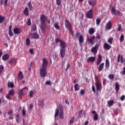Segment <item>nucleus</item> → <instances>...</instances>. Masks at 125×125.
Wrapping results in <instances>:
<instances>
[{
    "instance_id": "obj_1",
    "label": "nucleus",
    "mask_w": 125,
    "mask_h": 125,
    "mask_svg": "<svg viewBox=\"0 0 125 125\" xmlns=\"http://www.w3.org/2000/svg\"><path fill=\"white\" fill-rule=\"evenodd\" d=\"M41 30L42 31H45V21H46V17L45 15H42L40 17Z\"/></svg>"
},
{
    "instance_id": "obj_18",
    "label": "nucleus",
    "mask_w": 125,
    "mask_h": 125,
    "mask_svg": "<svg viewBox=\"0 0 125 125\" xmlns=\"http://www.w3.org/2000/svg\"><path fill=\"white\" fill-rule=\"evenodd\" d=\"M60 45L62 47L61 49L66 50V47L67 46V45L66 44V42H65L63 41L61 42L60 43Z\"/></svg>"
},
{
    "instance_id": "obj_16",
    "label": "nucleus",
    "mask_w": 125,
    "mask_h": 125,
    "mask_svg": "<svg viewBox=\"0 0 125 125\" xmlns=\"http://www.w3.org/2000/svg\"><path fill=\"white\" fill-rule=\"evenodd\" d=\"M115 85L116 93H118V92H119V90H120V83H119V82H117L115 83Z\"/></svg>"
},
{
    "instance_id": "obj_23",
    "label": "nucleus",
    "mask_w": 125,
    "mask_h": 125,
    "mask_svg": "<svg viewBox=\"0 0 125 125\" xmlns=\"http://www.w3.org/2000/svg\"><path fill=\"white\" fill-rule=\"evenodd\" d=\"M9 35L10 37L13 36V33H12V25H10L9 27Z\"/></svg>"
},
{
    "instance_id": "obj_45",
    "label": "nucleus",
    "mask_w": 125,
    "mask_h": 125,
    "mask_svg": "<svg viewBox=\"0 0 125 125\" xmlns=\"http://www.w3.org/2000/svg\"><path fill=\"white\" fill-rule=\"evenodd\" d=\"M96 25H98L100 24V23H101V20L100 19H97L96 21Z\"/></svg>"
},
{
    "instance_id": "obj_9",
    "label": "nucleus",
    "mask_w": 125,
    "mask_h": 125,
    "mask_svg": "<svg viewBox=\"0 0 125 125\" xmlns=\"http://www.w3.org/2000/svg\"><path fill=\"white\" fill-rule=\"evenodd\" d=\"M86 17L89 19H92L93 18V14H92V9H90L86 14Z\"/></svg>"
},
{
    "instance_id": "obj_36",
    "label": "nucleus",
    "mask_w": 125,
    "mask_h": 125,
    "mask_svg": "<svg viewBox=\"0 0 125 125\" xmlns=\"http://www.w3.org/2000/svg\"><path fill=\"white\" fill-rule=\"evenodd\" d=\"M107 104L109 107H111V106H113V105L114 104V100H111L108 101Z\"/></svg>"
},
{
    "instance_id": "obj_53",
    "label": "nucleus",
    "mask_w": 125,
    "mask_h": 125,
    "mask_svg": "<svg viewBox=\"0 0 125 125\" xmlns=\"http://www.w3.org/2000/svg\"><path fill=\"white\" fill-rule=\"evenodd\" d=\"M12 114H13V110L11 109L8 112V116H12Z\"/></svg>"
},
{
    "instance_id": "obj_48",
    "label": "nucleus",
    "mask_w": 125,
    "mask_h": 125,
    "mask_svg": "<svg viewBox=\"0 0 125 125\" xmlns=\"http://www.w3.org/2000/svg\"><path fill=\"white\" fill-rule=\"evenodd\" d=\"M125 39V36H124V35H121L120 36V42H124V40Z\"/></svg>"
},
{
    "instance_id": "obj_50",
    "label": "nucleus",
    "mask_w": 125,
    "mask_h": 125,
    "mask_svg": "<svg viewBox=\"0 0 125 125\" xmlns=\"http://www.w3.org/2000/svg\"><path fill=\"white\" fill-rule=\"evenodd\" d=\"M27 26H31L32 25V22L31 21V19H29L28 20L27 22Z\"/></svg>"
},
{
    "instance_id": "obj_47",
    "label": "nucleus",
    "mask_w": 125,
    "mask_h": 125,
    "mask_svg": "<svg viewBox=\"0 0 125 125\" xmlns=\"http://www.w3.org/2000/svg\"><path fill=\"white\" fill-rule=\"evenodd\" d=\"M56 3L58 5H61V3L62 2V0H56Z\"/></svg>"
},
{
    "instance_id": "obj_52",
    "label": "nucleus",
    "mask_w": 125,
    "mask_h": 125,
    "mask_svg": "<svg viewBox=\"0 0 125 125\" xmlns=\"http://www.w3.org/2000/svg\"><path fill=\"white\" fill-rule=\"evenodd\" d=\"M22 116H25L26 115V109H25V106H24L22 108Z\"/></svg>"
},
{
    "instance_id": "obj_40",
    "label": "nucleus",
    "mask_w": 125,
    "mask_h": 125,
    "mask_svg": "<svg viewBox=\"0 0 125 125\" xmlns=\"http://www.w3.org/2000/svg\"><path fill=\"white\" fill-rule=\"evenodd\" d=\"M59 115V109L58 108H56L55 114V119H56V117H58V116Z\"/></svg>"
},
{
    "instance_id": "obj_12",
    "label": "nucleus",
    "mask_w": 125,
    "mask_h": 125,
    "mask_svg": "<svg viewBox=\"0 0 125 125\" xmlns=\"http://www.w3.org/2000/svg\"><path fill=\"white\" fill-rule=\"evenodd\" d=\"M111 47V45L108 44V43H104V48L105 49V50H110Z\"/></svg>"
},
{
    "instance_id": "obj_29",
    "label": "nucleus",
    "mask_w": 125,
    "mask_h": 125,
    "mask_svg": "<svg viewBox=\"0 0 125 125\" xmlns=\"http://www.w3.org/2000/svg\"><path fill=\"white\" fill-rule=\"evenodd\" d=\"M88 3L91 6H94L96 4V1H88Z\"/></svg>"
},
{
    "instance_id": "obj_20",
    "label": "nucleus",
    "mask_w": 125,
    "mask_h": 125,
    "mask_svg": "<svg viewBox=\"0 0 125 125\" xmlns=\"http://www.w3.org/2000/svg\"><path fill=\"white\" fill-rule=\"evenodd\" d=\"M40 38V36H39V34L37 33H34L31 35V39H35V40H37L38 39Z\"/></svg>"
},
{
    "instance_id": "obj_32",
    "label": "nucleus",
    "mask_w": 125,
    "mask_h": 125,
    "mask_svg": "<svg viewBox=\"0 0 125 125\" xmlns=\"http://www.w3.org/2000/svg\"><path fill=\"white\" fill-rule=\"evenodd\" d=\"M44 101L43 100H39V102H38V106H40L41 107H42V106H43L44 105Z\"/></svg>"
},
{
    "instance_id": "obj_46",
    "label": "nucleus",
    "mask_w": 125,
    "mask_h": 125,
    "mask_svg": "<svg viewBox=\"0 0 125 125\" xmlns=\"http://www.w3.org/2000/svg\"><path fill=\"white\" fill-rule=\"evenodd\" d=\"M4 70V67H3V65H0V75L2 73V71Z\"/></svg>"
},
{
    "instance_id": "obj_56",
    "label": "nucleus",
    "mask_w": 125,
    "mask_h": 125,
    "mask_svg": "<svg viewBox=\"0 0 125 125\" xmlns=\"http://www.w3.org/2000/svg\"><path fill=\"white\" fill-rule=\"evenodd\" d=\"M124 62H125V58L124 59V57H123V56H122L121 57V63H122V64H123V63H124Z\"/></svg>"
},
{
    "instance_id": "obj_37",
    "label": "nucleus",
    "mask_w": 125,
    "mask_h": 125,
    "mask_svg": "<svg viewBox=\"0 0 125 125\" xmlns=\"http://www.w3.org/2000/svg\"><path fill=\"white\" fill-rule=\"evenodd\" d=\"M31 31H34V32L37 31V25L36 24H33L31 27Z\"/></svg>"
},
{
    "instance_id": "obj_55",
    "label": "nucleus",
    "mask_w": 125,
    "mask_h": 125,
    "mask_svg": "<svg viewBox=\"0 0 125 125\" xmlns=\"http://www.w3.org/2000/svg\"><path fill=\"white\" fill-rule=\"evenodd\" d=\"M59 109H60V112H63V106L62 105V104H60L59 105Z\"/></svg>"
},
{
    "instance_id": "obj_21",
    "label": "nucleus",
    "mask_w": 125,
    "mask_h": 125,
    "mask_svg": "<svg viewBox=\"0 0 125 125\" xmlns=\"http://www.w3.org/2000/svg\"><path fill=\"white\" fill-rule=\"evenodd\" d=\"M92 114H95L94 115V118H93L94 120L97 121V120H98V114H97L96 113V111H95V110H93L92 111Z\"/></svg>"
},
{
    "instance_id": "obj_30",
    "label": "nucleus",
    "mask_w": 125,
    "mask_h": 125,
    "mask_svg": "<svg viewBox=\"0 0 125 125\" xmlns=\"http://www.w3.org/2000/svg\"><path fill=\"white\" fill-rule=\"evenodd\" d=\"M84 41V39H83V35H80L79 37V43H83Z\"/></svg>"
},
{
    "instance_id": "obj_15",
    "label": "nucleus",
    "mask_w": 125,
    "mask_h": 125,
    "mask_svg": "<svg viewBox=\"0 0 125 125\" xmlns=\"http://www.w3.org/2000/svg\"><path fill=\"white\" fill-rule=\"evenodd\" d=\"M60 54L61 58H64V57H65V55H66V50L61 49Z\"/></svg>"
},
{
    "instance_id": "obj_39",
    "label": "nucleus",
    "mask_w": 125,
    "mask_h": 125,
    "mask_svg": "<svg viewBox=\"0 0 125 125\" xmlns=\"http://www.w3.org/2000/svg\"><path fill=\"white\" fill-rule=\"evenodd\" d=\"M8 87H11L12 88L14 87V83L13 82H8Z\"/></svg>"
},
{
    "instance_id": "obj_63",
    "label": "nucleus",
    "mask_w": 125,
    "mask_h": 125,
    "mask_svg": "<svg viewBox=\"0 0 125 125\" xmlns=\"http://www.w3.org/2000/svg\"><path fill=\"white\" fill-rule=\"evenodd\" d=\"M29 52L30 54H34V49H30Z\"/></svg>"
},
{
    "instance_id": "obj_24",
    "label": "nucleus",
    "mask_w": 125,
    "mask_h": 125,
    "mask_svg": "<svg viewBox=\"0 0 125 125\" xmlns=\"http://www.w3.org/2000/svg\"><path fill=\"white\" fill-rule=\"evenodd\" d=\"M109 67H110V62L108 59H106L105 61V69H108Z\"/></svg>"
},
{
    "instance_id": "obj_25",
    "label": "nucleus",
    "mask_w": 125,
    "mask_h": 125,
    "mask_svg": "<svg viewBox=\"0 0 125 125\" xmlns=\"http://www.w3.org/2000/svg\"><path fill=\"white\" fill-rule=\"evenodd\" d=\"M19 80H22V79L24 78V75H23V72L21 71H20L19 73V74L18 75Z\"/></svg>"
},
{
    "instance_id": "obj_38",
    "label": "nucleus",
    "mask_w": 125,
    "mask_h": 125,
    "mask_svg": "<svg viewBox=\"0 0 125 125\" xmlns=\"http://www.w3.org/2000/svg\"><path fill=\"white\" fill-rule=\"evenodd\" d=\"M95 33V31L94 30V29L93 28H91L89 30V34L90 35H93V34H94Z\"/></svg>"
},
{
    "instance_id": "obj_42",
    "label": "nucleus",
    "mask_w": 125,
    "mask_h": 125,
    "mask_svg": "<svg viewBox=\"0 0 125 125\" xmlns=\"http://www.w3.org/2000/svg\"><path fill=\"white\" fill-rule=\"evenodd\" d=\"M4 20H5V18L2 16H0V23H2Z\"/></svg>"
},
{
    "instance_id": "obj_5",
    "label": "nucleus",
    "mask_w": 125,
    "mask_h": 125,
    "mask_svg": "<svg viewBox=\"0 0 125 125\" xmlns=\"http://www.w3.org/2000/svg\"><path fill=\"white\" fill-rule=\"evenodd\" d=\"M95 36H92L91 38H87L86 39V42L88 43V44H94L95 43V39H96Z\"/></svg>"
},
{
    "instance_id": "obj_28",
    "label": "nucleus",
    "mask_w": 125,
    "mask_h": 125,
    "mask_svg": "<svg viewBox=\"0 0 125 125\" xmlns=\"http://www.w3.org/2000/svg\"><path fill=\"white\" fill-rule=\"evenodd\" d=\"M7 2H8V0H1L0 2V4L2 5L4 4V6L7 5Z\"/></svg>"
},
{
    "instance_id": "obj_19",
    "label": "nucleus",
    "mask_w": 125,
    "mask_h": 125,
    "mask_svg": "<svg viewBox=\"0 0 125 125\" xmlns=\"http://www.w3.org/2000/svg\"><path fill=\"white\" fill-rule=\"evenodd\" d=\"M2 59L3 61H7L9 59V55L7 54H5L2 57Z\"/></svg>"
},
{
    "instance_id": "obj_58",
    "label": "nucleus",
    "mask_w": 125,
    "mask_h": 125,
    "mask_svg": "<svg viewBox=\"0 0 125 125\" xmlns=\"http://www.w3.org/2000/svg\"><path fill=\"white\" fill-rule=\"evenodd\" d=\"M92 91H93V92L95 93L96 90L95 89V86H94V85L93 84L92 86Z\"/></svg>"
},
{
    "instance_id": "obj_51",
    "label": "nucleus",
    "mask_w": 125,
    "mask_h": 125,
    "mask_svg": "<svg viewBox=\"0 0 125 125\" xmlns=\"http://www.w3.org/2000/svg\"><path fill=\"white\" fill-rule=\"evenodd\" d=\"M107 42L110 44H112V43H113V38L108 39L107 40Z\"/></svg>"
},
{
    "instance_id": "obj_61",
    "label": "nucleus",
    "mask_w": 125,
    "mask_h": 125,
    "mask_svg": "<svg viewBox=\"0 0 125 125\" xmlns=\"http://www.w3.org/2000/svg\"><path fill=\"white\" fill-rule=\"evenodd\" d=\"M46 84H47V85H51V82L50 81H46Z\"/></svg>"
},
{
    "instance_id": "obj_17",
    "label": "nucleus",
    "mask_w": 125,
    "mask_h": 125,
    "mask_svg": "<svg viewBox=\"0 0 125 125\" xmlns=\"http://www.w3.org/2000/svg\"><path fill=\"white\" fill-rule=\"evenodd\" d=\"M13 32L14 34H16V35L21 34V29L19 28H14Z\"/></svg>"
},
{
    "instance_id": "obj_54",
    "label": "nucleus",
    "mask_w": 125,
    "mask_h": 125,
    "mask_svg": "<svg viewBox=\"0 0 125 125\" xmlns=\"http://www.w3.org/2000/svg\"><path fill=\"white\" fill-rule=\"evenodd\" d=\"M84 93H85V91L83 89H81L80 91L81 95H84Z\"/></svg>"
},
{
    "instance_id": "obj_22",
    "label": "nucleus",
    "mask_w": 125,
    "mask_h": 125,
    "mask_svg": "<svg viewBox=\"0 0 125 125\" xmlns=\"http://www.w3.org/2000/svg\"><path fill=\"white\" fill-rule=\"evenodd\" d=\"M106 28L107 29V30H110L111 29H112V23L111 22V21H108L106 25Z\"/></svg>"
},
{
    "instance_id": "obj_13",
    "label": "nucleus",
    "mask_w": 125,
    "mask_h": 125,
    "mask_svg": "<svg viewBox=\"0 0 125 125\" xmlns=\"http://www.w3.org/2000/svg\"><path fill=\"white\" fill-rule=\"evenodd\" d=\"M8 64H16L17 63V59L13 58L8 61Z\"/></svg>"
},
{
    "instance_id": "obj_10",
    "label": "nucleus",
    "mask_w": 125,
    "mask_h": 125,
    "mask_svg": "<svg viewBox=\"0 0 125 125\" xmlns=\"http://www.w3.org/2000/svg\"><path fill=\"white\" fill-rule=\"evenodd\" d=\"M99 45L96 44L94 47H92L91 49V52L94 53V54H96L97 53V50H98V47Z\"/></svg>"
},
{
    "instance_id": "obj_6",
    "label": "nucleus",
    "mask_w": 125,
    "mask_h": 125,
    "mask_svg": "<svg viewBox=\"0 0 125 125\" xmlns=\"http://www.w3.org/2000/svg\"><path fill=\"white\" fill-rule=\"evenodd\" d=\"M40 74L41 77L42 78H45L46 77V68H42L40 69Z\"/></svg>"
},
{
    "instance_id": "obj_34",
    "label": "nucleus",
    "mask_w": 125,
    "mask_h": 125,
    "mask_svg": "<svg viewBox=\"0 0 125 125\" xmlns=\"http://www.w3.org/2000/svg\"><path fill=\"white\" fill-rule=\"evenodd\" d=\"M27 5H28L30 11H32V10H33V8H34V7H33V5H32V3H31V1H29Z\"/></svg>"
},
{
    "instance_id": "obj_33",
    "label": "nucleus",
    "mask_w": 125,
    "mask_h": 125,
    "mask_svg": "<svg viewBox=\"0 0 125 125\" xmlns=\"http://www.w3.org/2000/svg\"><path fill=\"white\" fill-rule=\"evenodd\" d=\"M74 88L75 91H78V90H80V85L78 83H76L74 85Z\"/></svg>"
},
{
    "instance_id": "obj_7",
    "label": "nucleus",
    "mask_w": 125,
    "mask_h": 125,
    "mask_svg": "<svg viewBox=\"0 0 125 125\" xmlns=\"http://www.w3.org/2000/svg\"><path fill=\"white\" fill-rule=\"evenodd\" d=\"M48 64V62L46 58H44L42 60V68L46 69L47 68V65Z\"/></svg>"
},
{
    "instance_id": "obj_59",
    "label": "nucleus",
    "mask_w": 125,
    "mask_h": 125,
    "mask_svg": "<svg viewBox=\"0 0 125 125\" xmlns=\"http://www.w3.org/2000/svg\"><path fill=\"white\" fill-rule=\"evenodd\" d=\"M61 42H62V41L60 40V39H58V38H56L55 39V42L58 43V42H61Z\"/></svg>"
},
{
    "instance_id": "obj_44",
    "label": "nucleus",
    "mask_w": 125,
    "mask_h": 125,
    "mask_svg": "<svg viewBox=\"0 0 125 125\" xmlns=\"http://www.w3.org/2000/svg\"><path fill=\"white\" fill-rule=\"evenodd\" d=\"M14 93H15L14 90L13 89L10 90L8 92L9 95H11V96H12V95H13Z\"/></svg>"
},
{
    "instance_id": "obj_26",
    "label": "nucleus",
    "mask_w": 125,
    "mask_h": 125,
    "mask_svg": "<svg viewBox=\"0 0 125 125\" xmlns=\"http://www.w3.org/2000/svg\"><path fill=\"white\" fill-rule=\"evenodd\" d=\"M23 14H24L25 16H29V10L28 7H26L25 8V9L23 10Z\"/></svg>"
},
{
    "instance_id": "obj_64",
    "label": "nucleus",
    "mask_w": 125,
    "mask_h": 125,
    "mask_svg": "<svg viewBox=\"0 0 125 125\" xmlns=\"http://www.w3.org/2000/svg\"><path fill=\"white\" fill-rule=\"evenodd\" d=\"M122 75H125V67L123 68V71L122 72Z\"/></svg>"
},
{
    "instance_id": "obj_27",
    "label": "nucleus",
    "mask_w": 125,
    "mask_h": 125,
    "mask_svg": "<svg viewBox=\"0 0 125 125\" xmlns=\"http://www.w3.org/2000/svg\"><path fill=\"white\" fill-rule=\"evenodd\" d=\"M95 57H90L87 59V62H94V61H95Z\"/></svg>"
},
{
    "instance_id": "obj_2",
    "label": "nucleus",
    "mask_w": 125,
    "mask_h": 125,
    "mask_svg": "<svg viewBox=\"0 0 125 125\" xmlns=\"http://www.w3.org/2000/svg\"><path fill=\"white\" fill-rule=\"evenodd\" d=\"M64 24L65 26V28H67V30H69L70 33H71V35L74 34V31H73V27L71 22L69 21V20L66 19L64 21Z\"/></svg>"
},
{
    "instance_id": "obj_4",
    "label": "nucleus",
    "mask_w": 125,
    "mask_h": 125,
    "mask_svg": "<svg viewBox=\"0 0 125 125\" xmlns=\"http://www.w3.org/2000/svg\"><path fill=\"white\" fill-rule=\"evenodd\" d=\"M111 13L112 14H114L115 16H120L121 15V12L118 10H116V6L112 7Z\"/></svg>"
},
{
    "instance_id": "obj_60",
    "label": "nucleus",
    "mask_w": 125,
    "mask_h": 125,
    "mask_svg": "<svg viewBox=\"0 0 125 125\" xmlns=\"http://www.w3.org/2000/svg\"><path fill=\"white\" fill-rule=\"evenodd\" d=\"M33 95H34V92H33V91H30L29 93V97H33Z\"/></svg>"
},
{
    "instance_id": "obj_57",
    "label": "nucleus",
    "mask_w": 125,
    "mask_h": 125,
    "mask_svg": "<svg viewBox=\"0 0 125 125\" xmlns=\"http://www.w3.org/2000/svg\"><path fill=\"white\" fill-rule=\"evenodd\" d=\"M95 80L96 83H98L100 81H99V80L98 79V76H97L96 75H95Z\"/></svg>"
},
{
    "instance_id": "obj_49",
    "label": "nucleus",
    "mask_w": 125,
    "mask_h": 125,
    "mask_svg": "<svg viewBox=\"0 0 125 125\" xmlns=\"http://www.w3.org/2000/svg\"><path fill=\"white\" fill-rule=\"evenodd\" d=\"M83 110H81L79 111V118H82V117H83Z\"/></svg>"
},
{
    "instance_id": "obj_43",
    "label": "nucleus",
    "mask_w": 125,
    "mask_h": 125,
    "mask_svg": "<svg viewBox=\"0 0 125 125\" xmlns=\"http://www.w3.org/2000/svg\"><path fill=\"white\" fill-rule=\"evenodd\" d=\"M54 27L56 30H59L60 29V26H59V24H58V22L55 23Z\"/></svg>"
},
{
    "instance_id": "obj_62",
    "label": "nucleus",
    "mask_w": 125,
    "mask_h": 125,
    "mask_svg": "<svg viewBox=\"0 0 125 125\" xmlns=\"http://www.w3.org/2000/svg\"><path fill=\"white\" fill-rule=\"evenodd\" d=\"M69 68H70V63H68L66 66V68L65 69V71L67 72V71H68V69H69Z\"/></svg>"
},
{
    "instance_id": "obj_14",
    "label": "nucleus",
    "mask_w": 125,
    "mask_h": 125,
    "mask_svg": "<svg viewBox=\"0 0 125 125\" xmlns=\"http://www.w3.org/2000/svg\"><path fill=\"white\" fill-rule=\"evenodd\" d=\"M104 65H105V63L103 62L98 66V72H101L104 69Z\"/></svg>"
},
{
    "instance_id": "obj_41",
    "label": "nucleus",
    "mask_w": 125,
    "mask_h": 125,
    "mask_svg": "<svg viewBox=\"0 0 125 125\" xmlns=\"http://www.w3.org/2000/svg\"><path fill=\"white\" fill-rule=\"evenodd\" d=\"M30 43H31V41L30 40V39L27 38L26 39V44L27 46H28V45H30Z\"/></svg>"
},
{
    "instance_id": "obj_35",
    "label": "nucleus",
    "mask_w": 125,
    "mask_h": 125,
    "mask_svg": "<svg viewBox=\"0 0 125 125\" xmlns=\"http://www.w3.org/2000/svg\"><path fill=\"white\" fill-rule=\"evenodd\" d=\"M108 79L111 81H114V79H115V75H114L113 74H109L108 75Z\"/></svg>"
},
{
    "instance_id": "obj_31",
    "label": "nucleus",
    "mask_w": 125,
    "mask_h": 125,
    "mask_svg": "<svg viewBox=\"0 0 125 125\" xmlns=\"http://www.w3.org/2000/svg\"><path fill=\"white\" fill-rule=\"evenodd\" d=\"M59 117L61 120H63L64 119V111H60Z\"/></svg>"
},
{
    "instance_id": "obj_8",
    "label": "nucleus",
    "mask_w": 125,
    "mask_h": 125,
    "mask_svg": "<svg viewBox=\"0 0 125 125\" xmlns=\"http://www.w3.org/2000/svg\"><path fill=\"white\" fill-rule=\"evenodd\" d=\"M95 86L97 91H100V90H101V87H102V84L101 83V82H96Z\"/></svg>"
},
{
    "instance_id": "obj_11",
    "label": "nucleus",
    "mask_w": 125,
    "mask_h": 125,
    "mask_svg": "<svg viewBox=\"0 0 125 125\" xmlns=\"http://www.w3.org/2000/svg\"><path fill=\"white\" fill-rule=\"evenodd\" d=\"M102 62V55L99 54L97 60V66L100 65V63Z\"/></svg>"
},
{
    "instance_id": "obj_3",
    "label": "nucleus",
    "mask_w": 125,
    "mask_h": 125,
    "mask_svg": "<svg viewBox=\"0 0 125 125\" xmlns=\"http://www.w3.org/2000/svg\"><path fill=\"white\" fill-rule=\"evenodd\" d=\"M28 93V87H24L21 89L19 92V98L21 99L23 95L27 94Z\"/></svg>"
}]
</instances>
